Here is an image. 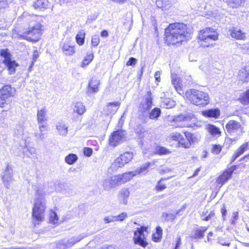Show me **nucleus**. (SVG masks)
<instances>
[{"label":"nucleus","mask_w":249,"mask_h":249,"mask_svg":"<svg viewBox=\"0 0 249 249\" xmlns=\"http://www.w3.org/2000/svg\"><path fill=\"white\" fill-rule=\"evenodd\" d=\"M189 34L188 26L183 22L170 23L164 29V42L168 46H179Z\"/></svg>","instance_id":"f257e3e1"},{"label":"nucleus","mask_w":249,"mask_h":249,"mask_svg":"<svg viewBox=\"0 0 249 249\" xmlns=\"http://www.w3.org/2000/svg\"><path fill=\"white\" fill-rule=\"evenodd\" d=\"M219 36L216 29L207 27L198 32L196 39L199 48H209L215 46V43L213 42L218 40Z\"/></svg>","instance_id":"f03ea898"},{"label":"nucleus","mask_w":249,"mask_h":249,"mask_svg":"<svg viewBox=\"0 0 249 249\" xmlns=\"http://www.w3.org/2000/svg\"><path fill=\"white\" fill-rule=\"evenodd\" d=\"M169 138L171 141L176 142L177 147L185 149H190L198 141L195 133L186 130L182 133L173 132L170 134Z\"/></svg>","instance_id":"7ed1b4c3"},{"label":"nucleus","mask_w":249,"mask_h":249,"mask_svg":"<svg viewBox=\"0 0 249 249\" xmlns=\"http://www.w3.org/2000/svg\"><path fill=\"white\" fill-rule=\"evenodd\" d=\"M183 97L190 104L200 107H206L209 104L210 101L207 92L196 89L187 90Z\"/></svg>","instance_id":"20e7f679"},{"label":"nucleus","mask_w":249,"mask_h":249,"mask_svg":"<svg viewBox=\"0 0 249 249\" xmlns=\"http://www.w3.org/2000/svg\"><path fill=\"white\" fill-rule=\"evenodd\" d=\"M249 168V165L244 162L237 164H229L225 169L221 171L220 174L215 178L216 183L221 188L232 178L234 174H236L240 171H243Z\"/></svg>","instance_id":"39448f33"},{"label":"nucleus","mask_w":249,"mask_h":249,"mask_svg":"<svg viewBox=\"0 0 249 249\" xmlns=\"http://www.w3.org/2000/svg\"><path fill=\"white\" fill-rule=\"evenodd\" d=\"M44 31L43 26L40 23L30 27L18 37L32 43H36L40 40Z\"/></svg>","instance_id":"423d86ee"},{"label":"nucleus","mask_w":249,"mask_h":249,"mask_svg":"<svg viewBox=\"0 0 249 249\" xmlns=\"http://www.w3.org/2000/svg\"><path fill=\"white\" fill-rule=\"evenodd\" d=\"M192 117L190 116L179 114L166 120L167 124L172 128H189L192 126L191 122Z\"/></svg>","instance_id":"0eeeda50"},{"label":"nucleus","mask_w":249,"mask_h":249,"mask_svg":"<svg viewBox=\"0 0 249 249\" xmlns=\"http://www.w3.org/2000/svg\"><path fill=\"white\" fill-rule=\"evenodd\" d=\"M16 89L11 85L5 84L0 88V108H4L11 102L16 95Z\"/></svg>","instance_id":"6e6552de"},{"label":"nucleus","mask_w":249,"mask_h":249,"mask_svg":"<svg viewBox=\"0 0 249 249\" xmlns=\"http://www.w3.org/2000/svg\"><path fill=\"white\" fill-rule=\"evenodd\" d=\"M46 209L45 202L41 198L36 199L32 208V215L33 220L39 222L43 221Z\"/></svg>","instance_id":"1a4fd4ad"},{"label":"nucleus","mask_w":249,"mask_h":249,"mask_svg":"<svg viewBox=\"0 0 249 249\" xmlns=\"http://www.w3.org/2000/svg\"><path fill=\"white\" fill-rule=\"evenodd\" d=\"M225 128L230 135H241L244 133V127L239 122L236 120H229L226 124Z\"/></svg>","instance_id":"9d476101"},{"label":"nucleus","mask_w":249,"mask_h":249,"mask_svg":"<svg viewBox=\"0 0 249 249\" xmlns=\"http://www.w3.org/2000/svg\"><path fill=\"white\" fill-rule=\"evenodd\" d=\"M153 106V96L151 91L146 92L143 96L142 101L139 106V111L142 114L149 112Z\"/></svg>","instance_id":"9b49d317"},{"label":"nucleus","mask_w":249,"mask_h":249,"mask_svg":"<svg viewBox=\"0 0 249 249\" xmlns=\"http://www.w3.org/2000/svg\"><path fill=\"white\" fill-rule=\"evenodd\" d=\"M124 137V131L122 130L114 131L108 137V145L110 147H115L123 142Z\"/></svg>","instance_id":"f8f14e48"},{"label":"nucleus","mask_w":249,"mask_h":249,"mask_svg":"<svg viewBox=\"0 0 249 249\" xmlns=\"http://www.w3.org/2000/svg\"><path fill=\"white\" fill-rule=\"evenodd\" d=\"M133 154L131 152H125L117 158L114 163L118 167H122L129 163L133 159Z\"/></svg>","instance_id":"ddd939ff"},{"label":"nucleus","mask_w":249,"mask_h":249,"mask_svg":"<svg viewBox=\"0 0 249 249\" xmlns=\"http://www.w3.org/2000/svg\"><path fill=\"white\" fill-rule=\"evenodd\" d=\"M60 48L63 53L67 56L74 55L76 53V46L71 41H65L60 44Z\"/></svg>","instance_id":"4468645a"},{"label":"nucleus","mask_w":249,"mask_h":249,"mask_svg":"<svg viewBox=\"0 0 249 249\" xmlns=\"http://www.w3.org/2000/svg\"><path fill=\"white\" fill-rule=\"evenodd\" d=\"M229 32L231 36L235 40H245L247 38L246 33L238 27H232Z\"/></svg>","instance_id":"2eb2a0df"},{"label":"nucleus","mask_w":249,"mask_h":249,"mask_svg":"<svg viewBox=\"0 0 249 249\" xmlns=\"http://www.w3.org/2000/svg\"><path fill=\"white\" fill-rule=\"evenodd\" d=\"M121 103L119 101H114L108 103L103 109L105 115H112L115 114L119 109Z\"/></svg>","instance_id":"dca6fc26"},{"label":"nucleus","mask_w":249,"mask_h":249,"mask_svg":"<svg viewBox=\"0 0 249 249\" xmlns=\"http://www.w3.org/2000/svg\"><path fill=\"white\" fill-rule=\"evenodd\" d=\"M136 176L134 171L126 172L115 176L119 186L130 181Z\"/></svg>","instance_id":"f3484780"},{"label":"nucleus","mask_w":249,"mask_h":249,"mask_svg":"<svg viewBox=\"0 0 249 249\" xmlns=\"http://www.w3.org/2000/svg\"><path fill=\"white\" fill-rule=\"evenodd\" d=\"M237 77L242 84L249 82V66H245L241 68L238 72Z\"/></svg>","instance_id":"a211bd4d"},{"label":"nucleus","mask_w":249,"mask_h":249,"mask_svg":"<svg viewBox=\"0 0 249 249\" xmlns=\"http://www.w3.org/2000/svg\"><path fill=\"white\" fill-rule=\"evenodd\" d=\"M249 149V142H246L241 144L232 154L230 163H231L234 162L238 157L243 155Z\"/></svg>","instance_id":"6ab92c4d"},{"label":"nucleus","mask_w":249,"mask_h":249,"mask_svg":"<svg viewBox=\"0 0 249 249\" xmlns=\"http://www.w3.org/2000/svg\"><path fill=\"white\" fill-rule=\"evenodd\" d=\"M130 190L129 188L124 187L118 193V197L120 202L126 204L130 196Z\"/></svg>","instance_id":"aec40b11"},{"label":"nucleus","mask_w":249,"mask_h":249,"mask_svg":"<svg viewBox=\"0 0 249 249\" xmlns=\"http://www.w3.org/2000/svg\"><path fill=\"white\" fill-rule=\"evenodd\" d=\"M202 114L206 117L218 119L220 116L221 112L218 108H215L203 110Z\"/></svg>","instance_id":"412c9836"},{"label":"nucleus","mask_w":249,"mask_h":249,"mask_svg":"<svg viewBox=\"0 0 249 249\" xmlns=\"http://www.w3.org/2000/svg\"><path fill=\"white\" fill-rule=\"evenodd\" d=\"M118 182L117 181L115 176L113 178H111L105 180L103 181V187L105 190L108 191L111 188L118 186Z\"/></svg>","instance_id":"4be33fe9"},{"label":"nucleus","mask_w":249,"mask_h":249,"mask_svg":"<svg viewBox=\"0 0 249 249\" xmlns=\"http://www.w3.org/2000/svg\"><path fill=\"white\" fill-rule=\"evenodd\" d=\"M171 177L167 178H162L160 179L159 180L157 183V184L155 186L154 188V190L156 193H160L164 190H165L167 188L168 184L165 182V181L167 180Z\"/></svg>","instance_id":"5701e85b"},{"label":"nucleus","mask_w":249,"mask_h":249,"mask_svg":"<svg viewBox=\"0 0 249 249\" xmlns=\"http://www.w3.org/2000/svg\"><path fill=\"white\" fill-rule=\"evenodd\" d=\"M207 131L213 137L218 138L222 135L220 128L213 124H208L207 126Z\"/></svg>","instance_id":"b1692460"},{"label":"nucleus","mask_w":249,"mask_h":249,"mask_svg":"<svg viewBox=\"0 0 249 249\" xmlns=\"http://www.w3.org/2000/svg\"><path fill=\"white\" fill-rule=\"evenodd\" d=\"M2 63H4L7 67L9 74H12L15 73L16 69L18 66V63L15 60H3Z\"/></svg>","instance_id":"393cba45"},{"label":"nucleus","mask_w":249,"mask_h":249,"mask_svg":"<svg viewBox=\"0 0 249 249\" xmlns=\"http://www.w3.org/2000/svg\"><path fill=\"white\" fill-rule=\"evenodd\" d=\"M172 83L178 93L184 95L185 92L183 89V85L180 79L178 78H173Z\"/></svg>","instance_id":"a878e982"},{"label":"nucleus","mask_w":249,"mask_h":249,"mask_svg":"<svg viewBox=\"0 0 249 249\" xmlns=\"http://www.w3.org/2000/svg\"><path fill=\"white\" fill-rule=\"evenodd\" d=\"M47 109L46 107L38 109L37 111L36 119L38 123H42L47 121Z\"/></svg>","instance_id":"bb28decb"},{"label":"nucleus","mask_w":249,"mask_h":249,"mask_svg":"<svg viewBox=\"0 0 249 249\" xmlns=\"http://www.w3.org/2000/svg\"><path fill=\"white\" fill-rule=\"evenodd\" d=\"M49 6V2L47 0H36L33 4L35 9H46Z\"/></svg>","instance_id":"cd10ccee"},{"label":"nucleus","mask_w":249,"mask_h":249,"mask_svg":"<svg viewBox=\"0 0 249 249\" xmlns=\"http://www.w3.org/2000/svg\"><path fill=\"white\" fill-rule=\"evenodd\" d=\"M237 100L243 106L249 105V88L242 93Z\"/></svg>","instance_id":"c85d7f7f"},{"label":"nucleus","mask_w":249,"mask_h":249,"mask_svg":"<svg viewBox=\"0 0 249 249\" xmlns=\"http://www.w3.org/2000/svg\"><path fill=\"white\" fill-rule=\"evenodd\" d=\"M86 34V32L81 30L78 32L75 36V41L76 43L80 46H83L85 42Z\"/></svg>","instance_id":"c756f323"},{"label":"nucleus","mask_w":249,"mask_h":249,"mask_svg":"<svg viewBox=\"0 0 249 249\" xmlns=\"http://www.w3.org/2000/svg\"><path fill=\"white\" fill-rule=\"evenodd\" d=\"M152 164H154V163H152L150 162L143 164L140 167L136 169L134 172L136 175L141 174H146L149 171V169Z\"/></svg>","instance_id":"7c9ffc66"},{"label":"nucleus","mask_w":249,"mask_h":249,"mask_svg":"<svg viewBox=\"0 0 249 249\" xmlns=\"http://www.w3.org/2000/svg\"><path fill=\"white\" fill-rule=\"evenodd\" d=\"M171 153V151L169 149L161 145L157 146L154 151V154L155 155H159L160 156L169 155Z\"/></svg>","instance_id":"2f4dec72"},{"label":"nucleus","mask_w":249,"mask_h":249,"mask_svg":"<svg viewBox=\"0 0 249 249\" xmlns=\"http://www.w3.org/2000/svg\"><path fill=\"white\" fill-rule=\"evenodd\" d=\"M231 240V238L228 234H222L218 237V242L222 246H229Z\"/></svg>","instance_id":"473e14b6"},{"label":"nucleus","mask_w":249,"mask_h":249,"mask_svg":"<svg viewBox=\"0 0 249 249\" xmlns=\"http://www.w3.org/2000/svg\"><path fill=\"white\" fill-rule=\"evenodd\" d=\"M49 220V222L53 224V225H58L61 223L59 220V217L56 213L53 210H51L50 211Z\"/></svg>","instance_id":"72a5a7b5"},{"label":"nucleus","mask_w":249,"mask_h":249,"mask_svg":"<svg viewBox=\"0 0 249 249\" xmlns=\"http://www.w3.org/2000/svg\"><path fill=\"white\" fill-rule=\"evenodd\" d=\"M134 240L135 244H138L143 248L146 247L148 244L145 240L144 234H139L137 236L134 237Z\"/></svg>","instance_id":"f704fd0d"},{"label":"nucleus","mask_w":249,"mask_h":249,"mask_svg":"<svg viewBox=\"0 0 249 249\" xmlns=\"http://www.w3.org/2000/svg\"><path fill=\"white\" fill-rule=\"evenodd\" d=\"M93 58L94 54L93 53H87L81 63V67L84 68L89 65L93 60Z\"/></svg>","instance_id":"c9c22d12"},{"label":"nucleus","mask_w":249,"mask_h":249,"mask_svg":"<svg viewBox=\"0 0 249 249\" xmlns=\"http://www.w3.org/2000/svg\"><path fill=\"white\" fill-rule=\"evenodd\" d=\"M161 113V110L159 107H154L149 113V118L153 120H157Z\"/></svg>","instance_id":"e433bc0d"},{"label":"nucleus","mask_w":249,"mask_h":249,"mask_svg":"<svg viewBox=\"0 0 249 249\" xmlns=\"http://www.w3.org/2000/svg\"><path fill=\"white\" fill-rule=\"evenodd\" d=\"M86 111L85 106L82 103L77 102L74 106V112L79 115H82Z\"/></svg>","instance_id":"4c0bfd02"},{"label":"nucleus","mask_w":249,"mask_h":249,"mask_svg":"<svg viewBox=\"0 0 249 249\" xmlns=\"http://www.w3.org/2000/svg\"><path fill=\"white\" fill-rule=\"evenodd\" d=\"M56 129L61 135H65L68 133V126L64 123H59L56 125Z\"/></svg>","instance_id":"58836bf2"},{"label":"nucleus","mask_w":249,"mask_h":249,"mask_svg":"<svg viewBox=\"0 0 249 249\" xmlns=\"http://www.w3.org/2000/svg\"><path fill=\"white\" fill-rule=\"evenodd\" d=\"M78 160L77 156L75 154H70L65 158V162L69 165H72Z\"/></svg>","instance_id":"ea45409f"},{"label":"nucleus","mask_w":249,"mask_h":249,"mask_svg":"<svg viewBox=\"0 0 249 249\" xmlns=\"http://www.w3.org/2000/svg\"><path fill=\"white\" fill-rule=\"evenodd\" d=\"M242 2V0H227V4L232 8H236L239 7Z\"/></svg>","instance_id":"a19ab883"},{"label":"nucleus","mask_w":249,"mask_h":249,"mask_svg":"<svg viewBox=\"0 0 249 249\" xmlns=\"http://www.w3.org/2000/svg\"><path fill=\"white\" fill-rule=\"evenodd\" d=\"M223 146L219 144H214L212 145L211 152L215 155L219 154L222 151Z\"/></svg>","instance_id":"79ce46f5"},{"label":"nucleus","mask_w":249,"mask_h":249,"mask_svg":"<svg viewBox=\"0 0 249 249\" xmlns=\"http://www.w3.org/2000/svg\"><path fill=\"white\" fill-rule=\"evenodd\" d=\"M100 42V38L98 35H94L91 38V47H96Z\"/></svg>","instance_id":"37998d69"},{"label":"nucleus","mask_w":249,"mask_h":249,"mask_svg":"<svg viewBox=\"0 0 249 249\" xmlns=\"http://www.w3.org/2000/svg\"><path fill=\"white\" fill-rule=\"evenodd\" d=\"M94 82L91 80L89 82V90L92 92L95 93L99 90V82H96L95 84H93Z\"/></svg>","instance_id":"c03bdc74"},{"label":"nucleus","mask_w":249,"mask_h":249,"mask_svg":"<svg viewBox=\"0 0 249 249\" xmlns=\"http://www.w3.org/2000/svg\"><path fill=\"white\" fill-rule=\"evenodd\" d=\"M0 56L4 58L3 60H9L11 59V54L8 49H1L0 51Z\"/></svg>","instance_id":"a18cd8bd"},{"label":"nucleus","mask_w":249,"mask_h":249,"mask_svg":"<svg viewBox=\"0 0 249 249\" xmlns=\"http://www.w3.org/2000/svg\"><path fill=\"white\" fill-rule=\"evenodd\" d=\"M115 221H123L127 217V214L125 212H123L117 216H114Z\"/></svg>","instance_id":"49530a36"},{"label":"nucleus","mask_w":249,"mask_h":249,"mask_svg":"<svg viewBox=\"0 0 249 249\" xmlns=\"http://www.w3.org/2000/svg\"><path fill=\"white\" fill-rule=\"evenodd\" d=\"M137 59L134 57H131L129 58L128 60L126 63V65L127 67L132 66L134 67L137 63Z\"/></svg>","instance_id":"de8ad7c7"},{"label":"nucleus","mask_w":249,"mask_h":249,"mask_svg":"<svg viewBox=\"0 0 249 249\" xmlns=\"http://www.w3.org/2000/svg\"><path fill=\"white\" fill-rule=\"evenodd\" d=\"M148 227L147 226H141L140 228H137L134 233H143V232H148Z\"/></svg>","instance_id":"09e8293b"},{"label":"nucleus","mask_w":249,"mask_h":249,"mask_svg":"<svg viewBox=\"0 0 249 249\" xmlns=\"http://www.w3.org/2000/svg\"><path fill=\"white\" fill-rule=\"evenodd\" d=\"M83 153L85 156L89 157L92 155L93 150L91 148L84 147L83 149Z\"/></svg>","instance_id":"8fccbe9b"},{"label":"nucleus","mask_w":249,"mask_h":249,"mask_svg":"<svg viewBox=\"0 0 249 249\" xmlns=\"http://www.w3.org/2000/svg\"><path fill=\"white\" fill-rule=\"evenodd\" d=\"M2 179L3 181H8L12 178V175L8 171H6L2 175Z\"/></svg>","instance_id":"3c124183"},{"label":"nucleus","mask_w":249,"mask_h":249,"mask_svg":"<svg viewBox=\"0 0 249 249\" xmlns=\"http://www.w3.org/2000/svg\"><path fill=\"white\" fill-rule=\"evenodd\" d=\"M39 130L40 131V134L39 135V137L40 138H43L44 133L43 132L47 130V127L46 124H42L39 126Z\"/></svg>","instance_id":"603ef678"},{"label":"nucleus","mask_w":249,"mask_h":249,"mask_svg":"<svg viewBox=\"0 0 249 249\" xmlns=\"http://www.w3.org/2000/svg\"><path fill=\"white\" fill-rule=\"evenodd\" d=\"M38 55L39 54H38V52L36 50L34 51L33 54L32 56V61L31 63L30 68H32V67L34 64L35 62H36V61L38 57Z\"/></svg>","instance_id":"864d4df0"},{"label":"nucleus","mask_w":249,"mask_h":249,"mask_svg":"<svg viewBox=\"0 0 249 249\" xmlns=\"http://www.w3.org/2000/svg\"><path fill=\"white\" fill-rule=\"evenodd\" d=\"M164 103L166 106V108H172L175 106L174 102L171 100H166Z\"/></svg>","instance_id":"5fc2aeb1"},{"label":"nucleus","mask_w":249,"mask_h":249,"mask_svg":"<svg viewBox=\"0 0 249 249\" xmlns=\"http://www.w3.org/2000/svg\"><path fill=\"white\" fill-rule=\"evenodd\" d=\"M215 215V212L214 210L211 211L209 214L206 216L203 219V221H209L210 220L212 217H214Z\"/></svg>","instance_id":"6e6d98bb"},{"label":"nucleus","mask_w":249,"mask_h":249,"mask_svg":"<svg viewBox=\"0 0 249 249\" xmlns=\"http://www.w3.org/2000/svg\"><path fill=\"white\" fill-rule=\"evenodd\" d=\"M209 226H205V227H200L199 229H197L196 231V233H203L206 231L208 229Z\"/></svg>","instance_id":"4d7b16f0"},{"label":"nucleus","mask_w":249,"mask_h":249,"mask_svg":"<svg viewBox=\"0 0 249 249\" xmlns=\"http://www.w3.org/2000/svg\"><path fill=\"white\" fill-rule=\"evenodd\" d=\"M152 238L154 242H159L162 238V234H152Z\"/></svg>","instance_id":"13d9d810"},{"label":"nucleus","mask_w":249,"mask_h":249,"mask_svg":"<svg viewBox=\"0 0 249 249\" xmlns=\"http://www.w3.org/2000/svg\"><path fill=\"white\" fill-rule=\"evenodd\" d=\"M104 220L106 223H109L111 222H115V219H114V216H106Z\"/></svg>","instance_id":"bf43d9fd"},{"label":"nucleus","mask_w":249,"mask_h":249,"mask_svg":"<svg viewBox=\"0 0 249 249\" xmlns=\"http://www.w3.org/2000/svg\"><path fill=\"white\" fill-rule=\"evenodd\" d=\"M181 244V242L180 238L178 237L176 241V246H175L174 249H178Z\"/></svg>","instance_id":"052dcab7"},{"label":"nucleus","mask_w":249,"mask_h":249,"mask_svg":"<svg viewBox=\"0 0 249 249\" xmlns=\"http://www.w3.org/2000/svg\"><path fill=\"white\" fill-rule=\"evenodd\" d=\"M240 161L244 160L246 162L249 161V153L245 155L243 157H242L240 160Z\"/></svg>","instance_id":"680f3d73"},{"label":"nucleus","mask_w":249,"mask_h":249,"mask_svg":"<svg viewBox=\"0 0 249 249\" xmlns=\"http://www.w3.org/2000/svg\"><path fill=\"white\" fill-rule=\"evenodd\" d=\"M108 35V33L107 30H104L101 32V36L102 37H107Z\"/></svg>","instance_id":"e2e57ef3"},{"label":"nucleus","mask_w":249,"mask_h":249,"mask_svg":"<svg viewBox=\"0 0 249 249\" xmlns=\"http://www.w3.org/2000/svg\"><path fill=\"white\" fill-rule=\"evenodd\" d=\"M221 212L222 216L223 217H224L227 214V210H226L225 206H224L222 208H221Z\"/></svg>","instance_id":"0e129e2a"},{"label":"nucleus","mask_w":249,"mask_h":249,"mask_svg":"<svg viewBox=\"0 0 249 249\" xmlns=\"http://www.w3.org/2000/svg\"><path fill=\"white\" fill-rule=\"evenodd\" d=\"M155 79L157 81L159 82L160 81V75L158 71L156 72L154 74Z\"/></svg>","instance_id":"69168bd1"},{"label":"nucleus","mask_w":249,"mask_h":249,"mask_svg":"<svg viewBox=\"0 0 249 249\" xmlns=\"http://www.w3.org/2000/svg\"><path fill=\"white\" fill-rule=\"evenodd\" d=\"M156 233H162V228L160 226H157L156 227Z\"/></svg>","instance_id":"338daca9"},{"label":"nucleus","mask_w":249,"mask_h":249,"mask_svg":"<svg viewBox=\"0 0 249 249\" xmlns=\"http://www.w3.org/2000/svg\"><path fill=\"white\" fill-rule=\"evenodd\" d=\"M200 168H197L196 170L194 172V174H193V175L191 176V177H195V176H196L198 175V172L200 171Z\"/></svg>","instance_id":"774afa93"}]
</instances>
